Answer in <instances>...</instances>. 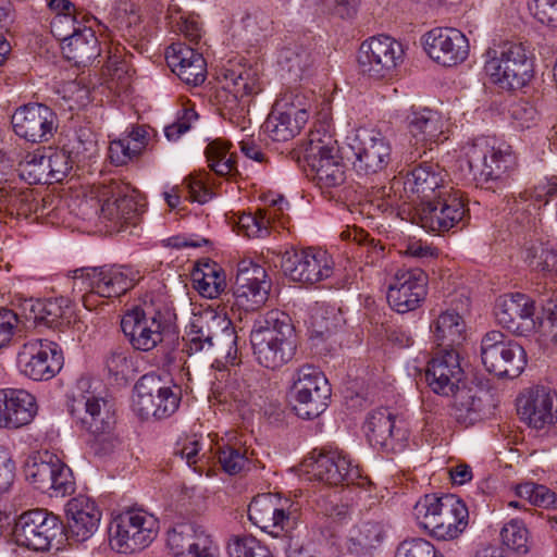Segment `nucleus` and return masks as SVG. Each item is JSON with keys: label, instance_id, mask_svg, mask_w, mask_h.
Segmentation results:
<instances>
[{"label": "nucleus", "instance_id": "obj_1", "mask_svg": "<svg viewBox=\"0 0 557 557\" xmlns=\"http://www.w3.org/2000/svg\"><path fill=\"white\" fill-rule=\"evenodd\" d=\"M256 361L263 368L277 370L293 360L297 335L290 317L281 310L259 315L250 332Z\"/></svg>", "mask_w": 557, "mask_h": 557}, {"label": "nucleus", "instance_id": "obj_2", "mask_svg": "<svg viewBox=\"0 0 557 557\" xmlns=\"http://www.w3.org/2000/svg\"><path fill=\"white\" fill-rule=\"evenodd\" d=\"M465 156L472 180L491 189L506 186L518 166L511 146L492 137L473 140Z\"/></svg>", "mask_w": 557, "mask_h": 557}, {"label": "nucleus", "instance_id": "obj_3", "mask_svg": "<svg viewBox=\"0 0 557 557\" xmlns=\"http://www.w3.org/2000/svg\"><path fill=\"white\" fill-rule=\"evenodd\" d=\"M67 409L76 424L95 441L113 447L112 432L115 425L113 405L91 389V380L81 377L67 397Z\"/></svg>", "mask_w": 557, "mask_h": 557}, {"label": "nucleus", "instance_id": "obj_4", "mask_svg": "<svg viewBox=\"0 0 557 557\" xmlns=\"http://www.w3.org/2000/svg\"><path fill=\"white\" fill-rule=\"evenodd\" d=\"M73 293L78 292L83 306L91 311L100 304L98 298L125 294L139 280L138 272L128 267H84L72 272Z\"/></svg>", "mask_w": 557, "mask_h": 557}, {"label": "nucleus", "instance_id": "obj_5", "mask_svg": "<svg viewBox=\"0 0 557 557\" xmlns=\"http://www.w3.org/2000/svg\"><path fill=\"white\" fill-rule=\"evenodd\" d=\"M483 58L486 75L502 89H520L533 77L531 54L521 42H494L486 49Z\"/></svg>", "mask_w": 557, "mask_h": 557}, {"label": "nucleus", "instance_id": "obj_6", "mask_svg": "<svg viewBox=\"0 0 557 557\" xmlns=\"http://www.w3.org/2000/svg\"><path fill=\"white\" fill-rule=\"evenodd\" d=\"M423 511L422 528L436 540H453L461 534L469 519V511L463 500L453 494H426L420 499Z\"/></svg>", "mask_w": 557, "mask_h": 557}, {"label": "nucleus", "instance_id": "obj_7", "mask_svg": "<svg viewBox=\"0 0 557 557\" xmlns=\"http://www.w3.org/2000/svg\"><path fill=\"white\" fill-rule=\"evenodd\" d=\"M173 315L165 306L145 302L125 312L121 327L134 349L150 351L162 343L164 333L172 325Z\"/></svg>", "mask_w": 557, "mask_h": 557}, {"label": "nucleus", "instance_id": "obj_8", "mask_svg": "<svg viewBox=\"0 0 557 557\" xmlns=\"http://www.w3.org/2000/svg\"><path fill=\"white\" fill-rule=\"evenodd\" d=\"M215 350L225 352V358L235 364L237 355V335L232 322L213 312L196 317L186 333V351L193 355Z\"/></svg>", "mask_w": 557, "mask_h": 557}, {"label": "nucleus", "instance_id": "obj_9", "mask_svg": "<svg viewBox=\"0 0 557 557\" xmlns=\"http://www.w3.org/2000/svg\"><path fill=\"white\" fill-rule=\"evenodd\" d=\"M305 159L320 188H334L345 182V164L339 156L337 140L324 125L309 133Z\"/></svg>", "mask_w": 557, "mask_h": 557}, {"label": "nucleus", "instance_id": "obj_10", "mask_svg": "<svg viewBox=\"0 0 557 557\" xmlns=\"http://www.w3.org/2000/svg\"><path fill=\"white\" fill-rule=\"evenodd\" d=\"M404 59L403 45L387 35L366 39L357 54L359 73L374 82H387L396 77Z\"/></svg>", "mask_w": 557, "mask_h": 557}, {"label": "nucleus", "instance_id": "obj_11", "mask_svg": "<svg viewBox=\"0 0 557 557\" xmlns=\"http://www.w3.org/2000/svg\"><path fill=\"white\" fill-rule=\"evenodd\" d=\"M290 395L295 400L297 416L314 419L327 408L332 389L326 376L318 368L305 364L293 374Z\"/></svg>", "mask_w": 557, "mask_h": 557}, {"label": "nucleus", "instance_id": "obj_12", "mask_svg": "<svg viewBox=\"0 0 557 557\" xmlns=\"http://www.w3.org/2000/svg\"><path fill=\"white\" fill-rule=\"evenodd\" d=\"M62 521L46 509H32L21 513L14 523L13 536L18 546L35 552L49 550L64 535Z\"/></svg>", "mask_w": 557, "mask_h": 557}, {"label": "nucleus", "instance_id": "obj_13", "mask_svg": "<svg viewBox=\"0 0 557 557\" xmlns=\"http://www.w3.org/2000/svg\"><path fill=\"white\" fill-rule=\"evenodd\" d=\"M159 529L157 518L144 509L132 508L119 515L111 523V545L122 553H133L148 546Z\"/></svg>", "mask_w": 557, "mask_h": 557}, {"label": "nucleus", "instance_id": "obj_14", "mask_svg": "<svg viewBox=\"0 0 557 557\" xmlns=\"http://www.w3.org/2000/svg\"><path fill=\"white\" fill-rule=\"evenodd\" d=\"M162 384L159 375L147 373L134 387L133 410L143 420H161L172 416L178 408L180 391Z\"/></svg>", "mask_w": 557, "mask_h": 557}, {"label": "nucleus", "instance_id": "obj_15", "mask_svg": "<svg viewBox=\"0 0 557 557\" xmlns=\"http://www.w3.org/2000/svg\"><path fill=\"white\" fill-rule=\"evenodd\" d=\"M481 359L485 369L499 377L515 379L527 366L524 348L499 331H490L482 337Z\"/></svg>", "mask_w": 557, "mask_h": 557}, {"label": "nucleus", "instance_id": "obj_16", "mask_svg": "<svg viewBox=\"0 0 557 557\" xmlns=\"http://www.w3.org/2000/svg\"><path fill=\"white\" fill-rule=\"evenodd\" d=\"M26 480L38 491L50 497H65L75 491L71 468L58 456L45 453L29 458L25 465Z\"/></svg>", "mask_w": 557, "mask_h": 557}, {"label": "nucleus", "instance_id": "obj_17", "mask_svg": "<svg viewBox=\"0 0 557 557\" xmlns=\"http://www.w3.org/2000/svg\"><path fill=\"white\" fill-rule=\"evenodd\" d=\"M310 100L300 92L286 94L275 102L273 111L264 122V132L274 141H287L298 135L307 124Z\"/></svg>", "mask_w": 557, "mask_h": 557}, {"label": "nucleus", "instance_id": "obj_18", "mask_svg": "<svg viewBox=\"0 0 557 557\" xmlns=\"http://www.w3.org/2000/svg\"><path fill=\"white\" fill-rule=\"evenodd\" d=\"M308 474L314 480L329 485H358L364 486L368 479L362 476L358 465H354L351 458L342 450H320L312 453L305 460Z\"/></svg>", "mask_w": 557, "mask_h": 557}, {"label": "nucleus", "instance_id": "obj_19", "mask_svg": "<svg viewBox=\"0 0 557 557\" xmlns=\"http://www.w3.org/2000/svg\"><path fill=\"white\" fill-rule=\"evenodd\" d=\"M300 505L289 499H275L271 494H261L248 506L249 520L262 531L277 537L293 530L300 517Z\"/></svg>", "mask_w": 557, "mask_h": 557}, {"label": "nucleus", "instance_id": "obj_20", "mask_svg": "<svg viewBox=\"0 0 557 557\" xmlns=\"http://www.w3.org/2000/svg\"><path fill=\"white\" fill-rule=\"evenodd\" d=\"M64 358L59 344L41 338L25 342L16 357L18 371L33 381H49L63 367Z\"/></svg>", "mask_w": 557, "mask_h": 557}, {"label": "nucleus", "instance_id": "obj_21", "mask_svg": "<svg viewBox=\"0 0 557 557\" xmlns=\"http://www.w3.org/2000/svg\"><path fill=\"white\" fill-rule=\"evenodd\" d=\"M348 140V147L355 157L352 166L357 174H376L389 164L392 147L380 131L361 127L349 136Z\"/></svg>", "mask_w": 557, "mask_h": 557}, {"label": "nucleus", "instance_id": "obj_22", "mask_svg": "<svg viewBox=\"0 0 557 557\" xmlns=\"http://www.w3.org/2000/svg\"><path fill=\"white\" fill-rule=\"evenodd\" d=\"M283 273L293 282L304 285H314L333 275L334 261L322 249H288L281 259Z\"/></svg>", "mask_w": 557, "mask_h": 557}, {"label": "nucleus", "instance_id": "obj_23", "mask_svg": "<svg viewBox=\"0 0 557 557\" xmlns=\"http://www.w3.org/2000/svg\"><path fill=\"white\" fill-rule=\"evenodd\" d=\"M270 289L271 281L262 265L250 259L237 263L233 297L238 308L245 311L258 309L267 301Z\"/></svg>", "mask_w": 557, "mask_h": 557}, {"label": "nucleus", "instance_id": "obj_24", "mask_svg": "<svg viewBox=\"0 0 557 557\" xmlns=\"http://www.w3.org/2000/svg\"><path fill=\"white\" fill-rule=\"evenodd\" d=\"M422 47L433 62L445 67L458 65L469 55L468 38L451 27L429 30L423 35Z\"/></svg>", "mask_w": 557, "mask_h": 557}, {"label": "nucleus", "instance_id": "obj_25", "mask_svg": "<svg viewBox=\"0 0 557 557\" xmlns=\"http://www.w3.org/2000/svg\"><path fill=\"white\" fill-rule=\"evenodd\" d=\"M11 124L16 136L32 144L49 141L58 128L55 113L42 103L21 106L14 111Z\"/></svg>", "mask_w": 557, "mask_h": 557}, {"label": "nucleus", "instance_id": "obj_26", "mask_svg": "<svg viewBox=\"0 0 557 557\" xmlns=\"http://www.w3.org/2000/svg\"><path fill=\"white\" fill-rule=\"evenodd\" d=\"M517 411L522 421L537 431L557 423V392L535 386L517 399Z\"/></svg>", "mask_w": 557, "mask_h": 557}, {"label": "nucleus", "instance_id": "obj_27", "mask_svg": "<svg viewBox=\"0 0 557 557\" xmlns=\"http://www.w3.org/2000/svg\"><path fill=\"white\" fill-rule=\"evenodd\" d=\"M364 431L370 445L383 451H397L405 447L409 433L404 423H397L388 408L372 410L367 418Z\"/></svg>", "mask_w": 557, "mask_h": 557}, {"label": "nucleus", "instance_id": "obj_28", "mask_svg": "<svg viewBox=\"0 0 557 557\" xmlns=\"http://www.w3.org/2000/svg\"><path fill=\"white\" fill-rule=\"evenodd\" d=\"M534 301L521 293L506 294L496 300L497 323L512 334L527 336L535 330Z\"/></svg>", "mask_w": 557, "mask_h": 557}, {"label": "nucleus", "instance_id": "obj_29", "mask_svg": "<svg viewBox=\"0 0 557 557\" xmlns=\"http://www.w3.org/2000/svg\"><path fill=\"white\" fill-rule=\"evenodd\" d=\"M463 370L455 349L437 351L426 364L425 381L433 393L450 396L460 387Z\"/></svg>", "mask_w": 557, "mask_h": 557}, {"label": "nucleus", "instance_id": "obj_30", "mask_svg": "<svg viewBox=\"0 0 557 557\" xmlns=\"http://www.w3.org/2000/svg\"><path fill=\"white\" fill-rule=\"evenodd\" d=\"M111 197L103 200L100 216L112 223V227L122 231L125 225H135L144 212V205L137 200L134 189L113 183L110 187Z\"/></svg>", "mask_w": 557, "mask_h": 557}, {"label": "nucleus", "instance_id": "obj_31", "mask_svg": "<svg viewBox=\"0 0 557 557\" xmlns=\"http://www.w3.org/2000/svg\"><path fill=\"white\" fill-rule=\"evenodd\" d=\"M38 411L36 397L24 388L0 389V428L17 430L28 425Z\"/></svg>", "mask_w": 557, "mask_h": 557}, {"label": "nucleus", "instance_id": "obj_32", "mask_svg": "<svg viewBox=\"0 0 557 557\" xmlns=\"http://www.w3.org/2000/svg\"><path fill=\"white\" fill-rule=\"evenodd\" d=\"M168 545L174 557H215L218 547L198 525L181 523L168 533Z\"/></svg>", "mask_w": 557, "mask_h": 557}, {"label": "nucleus", "instance_id": "obj_33", "mask_svg": "<svg viewBox=\"0 0 557 557\" xmlns=\"http://www.w3.org/2000/svg\"><path fill=\"white\" fill-rule=\"evenodd\" d=\"M67 537L76 542L88 540L98 529L101 511L96 503L85 495H78L66 504Z\"/></svg>", "mask_w": 557, "mask_h": 557}, {"label": "nucleus", "instance_id": "obj_34", "mask_svg": "<svg viewBox=\"0 0 557 557\" xmlns=\"http://www.w3.org/2000/svg\"><path fill=\"white\" fill-rule=\"evenodd\" d=\"M166 62L181 81L187 85L202 84L207 75V63L202 54L184 44H172L165 53Z\"/></svg>", "mask_w": 557, "mask_h": 557}, {"label": "nucleus", "instance_id": "obj_35", "mask_svg": "<svg viewBox=\"0 0 557 557\" xmlns=\"http://www.w3.org/2000/svg\"><path fill=\"white\" fill-rule=\"evenodd\" d=\"M62 51L77 66H87L100 55V47L92 24L78 23L71 36L62 42Z\"/></svg>", "mask_w": 557, "mask_h": 557}, {"label": "nucleus", "instance_id": "obj_36", "mask_svg": "<svg viewBox=\"0 0 557 557\" xmlns=\"http://www.w3.org/2000/svg\"><path fill=\"white\" fill-rule=\"evenodd\" d=\"M418 273L416 269L398 270L387 292V301L398 313H407L418 308Z\"/></svg>", "mask_w": 557, "mask_h": 557}, {"label": "nucleus", "instance_id": "obj_37", "mask_svg": "<svg viewBox=\"0 0 557 557\" xmlns=\"http://www.w3.org/2000/svg\"><path fill=\"white\" fill-rule=\"evenodd\" d=\"M32 318L48 327L67 324L73 315L72 302L66 297L38 299L30 304Z\"/></svg>", "mask_w": 557, "mask_h": 557}, {"label": "nucleus", "instance_id": "obj_38", "mask_svg": "<svg viewBox=\"0 0 557 557\" xmlns=\"http://www.w3.org/2000/svg\"><path fill=\"white\" fill-rule=\"evenodd\" d=\"M465 321L456 311L442 312L430 325L434 342L443 349H454L465 339Z\"/></svg>", "mask_w": 557, "mask_h": 557}, {"label": "nucleus", "instance_id": "obj_39", "mask_svg": "<svg viewBox=\"0 0 557 557\" xmlns=\"http://www.w3.org/2000/svg\"><path fill=\"white\" fill-rule=\"evenodd\" d=\"M446 177L447 174L440 164L426 161L420 163V207L422 203L430 205V201H436L453 190Z\"/></svg>", "mask_w": 557, "mask_h": 557}, {"label": "nucleus", "instance_id": "obj_40", "mask_svg": "<svg viewBox=\"0 0 557 557\" xmlns=\"http://www.w3.org/2000/svg\"><path fill=\"white\" fill-rule=\"evenodd\" d=\"M436 201L441 205L442 215H428L424 218L429 230L433 233H444L459 224H463L467 209L458 194H451L450 191L447 196Z\"/></svg>", "mask_w": 557, "mask_h": 557}, {"label": "nucleus", "instance_id": "obj_41", "mask_svg": "<svg viewBox=\"0 0 557 557\" xmlns=\"http://www.w3.org/2000/svg\"><path fill=\"white\" fill-rule=\"evenodd\" d=\"M384 536L385 531L380 522H360L349 531L348 548L352 554L364 556L377 548L382 544Z\"/></svg>", "mask_w": 557, "mask_h": 557}, {"label": "nucleus", "instance_id": "obj_42", "mask_svg": "<svg viewBox=\"0 0 557 557\" xmlns=\"http://www.w3.org/2000/svg\"><path fill=\"white\" fill-rule=\"evenodd\" d=\"M195 289L207 298H216L226 288V276L223 269L215 262H206L191 273Z\"/></svg>", "mask_w": 557, "mask_h": 557}, {"label": "nucleus", "instance_id": "obj_43", "mask_svg": "<svg viewBox=\"0 0 557 557\" xmlns=\"http://www.w3.org/2000/svg\"><path fill=\"white\" fill-rule=\"evenodd\" d=\"M479 393L478 389L459 387L450 395L454 396L453 407L458 422L470 425L481 419L484 404Z\"/></svg>", "mask_w": 557, "mask_h": 557}, {"label": "nucleus", "instance_id": "obj_44", "mask_svg": "<svg viewBox=\"0 0 557 557\" xmlns=\"http://www.w3.org/2000/svg\"><path fill=\"white\" fill-rule=\"evenodd\" d=\"M224 91L248 98L259 91L257 72L251 67L237 66L226 69Z\"/></svg>", "mask_w": 557, "mask_h": 557}, {"label": "nucleus", "instance_id": "obj_45", "mask_svg": "<svg viewBox=\"0 0 557 557\" xmlns=\"http://www.w3.org/2000/svg\"><path fill=\"white\" fill-rule=\"evenodd\" d=\"M525 262L542 273H557V250L547 242L532 243L525 249Z\"/></svg>", "mask_w": 557, "mask_h": 557}, {"label": "nucleus", "instance_id": "obj_46", "mask_svg": "<svg viewBox=\"0 0 557 557\" xmlns=\"http://www.w3.org/2000/svg\"><path fill=\"white\" fill-rule=\"evenodd\" d=\"M8 205L15 210L18 215L28 216L32 213L45 215L49 213L46 199H37L36 195L30 189L11 190L8 194Z\"/></svg>", "mask_w": 557, "mask_h": 557}, {"label": "nucleus", "instance_id": "obj_47", "mask_svg": "<svg viewBox=\"0 0 557 557\" xmlns=\"http://www.w3.org/2000/svg\"><path fill=\"white\" fill-rule=\"evenodd\" d=\"M168 20L173 32L182 34L191 44H198L202 29L197 16L184 13L176 7H170Z\"/></svg>", "mask_w": 557, "mask_h": 557}, {"label": "nucleus", "instance_id": "obj_48", "mask_svg": "<svg viewBox=\"0 0 557 557\" xmlns=\"http://www.w3.org/2000/svg\"><path fill=\"white\" fill-rule=\"evenodd\" d=\"M500 537L508 549L519 555L530 550L529 531L521 520L512 519L506 523L500 531Z\"/></svg>", "mask_w": 557, "mask_h": 557}, {"label": "nucleus", "instance_id": "obj_49", "mask_svg": "<svg viewBox=\"0 0 557 557\" xmlns=\"http://www.w3.org/2000/svg\"><path fill=\"white\" fill-rule=\"evenodd\" d=\"M209 166L218 175H233L236 170V161L228 152V146L221 141L211 143L206 150Z\"/></svg>", "mask_w": 557, "mask_h": 557}, {"label": "nucleus", "instance_id": "obj_50", "mask_svg": "<svg viewBox=\"0 0 557 557\" xmlns=\"http://www.w3.org/2000/svg\"><path fill=\"white\" fill-rule=\"evenodd\" d=\"M516 495L534 506L557 508V494L545 485L525 482L516 486Z\"/></svg>", "mask_w": 557, "mask_h": 557}, {"label": "nucleus", "instance_id": "obj_51", "mask_svg": "<svg viewBox=\"0 0 557 557\" xmlns=\"http://www.w3.org/2000/svg\"><path fill=\"white\" fill-rule=\"evenodd\" d=\"M48 182H61L78 162L66 149H57L45 156Z\"/></svg>", "mask_w": 557, "mask_h": 557}, {"label": "nucleus", "instance_id": "obj_52", "mask_svg": "<svg viewBox=\"0 0 557 557\" xmlns=\"http://www.w3.org/2000/svg\"><path fill=\"white\" fill-rule=\"evenodd\" d=\"M230 557H274L268 546L252 535L235 536L228 544Z\"/></svg>", "mask_w": 557, "mask_h": 557}, {"label": "nucleus", "instance_id": "obj_53", "mask_svg": "<svg viewBox=\"0 0 557 557\" xmlns=\"http://www.w3.org/2000/svg\"><path fill=\"white\" fill-rule=\"evenodd\" d=\"M78 23H92L97 24L99 27L107 29V26L99 22L94 16H87V14H55L51 21V32L58 37L62 42H64L70 36L73 28H78Z\"/></svg>", "mask_w": 557, "mask_h": 557}, {"label": "nucleus", "instance_id": "obj_54", "mask_svg": "<svg viewBox=\"0 0 557 557\" xmlns=\"http://www.w3.org/2000/svg\"><path fill=\"white\" fill-rule=\"evenodd\" d=\"M282 58L288 66V71L293 72L297 77L310 69L315 62L317 54L309 47L286 48L282 53Z\"/></svg>", "mask_w": 557, "mask_h": 557}, {"label": "nucleus", "instance_id": "obj_55", "mask_svg": "<svg viewBox=\"0 0 557 557\" xmlns=\"http://www.w3.org/2000/svg\"><path fill=\"white\" fill-rule=\"evenodd\" d=\"M215 454L222 469L231 475L239 473L248 461L242 448L236 445L218 444Z\"/></svg>", "mask_w": 557, "mask_h": 557}, {"label": "nucleus", "instance_id": "obj_56", "mask_svg": "<svg viewBox=\"0 0 557 557\" xmlns=\"http://www.w3.org/2000/svg\"><path fill=\"white\" fill-rule=\"evenodd\" d=\"M107 75L109 76V88L122 92L125 91L131 84V75L127 63L117 54L109 58L106 65Z\"/></svg>", "mask_w": 557, "mask_h": 557}, {"label": "nucleus", "instance_id": "obj_57", "mask_svg": "<svg viewBox=\"0 0 557 557\" xmlns=\"http://www.w3.org/2000/svg\"><path fill=\"white\" fill-rule=\"evenodd\" d=\"M238 226L249 238L264 237L269 234L270 216L264 210L256 213H244L238 218Z\"/></svg>", "mask_w": 557, "mask_h": 557}, {"label": "nucleus", "instance_id": "obj_58", "mask_svg": "<svg viewBox=\"0 0 557 557\" xmlns=\"http://www.w3.org/2000/svg\"><path fill=\"white\" fill-rule=\"evenodd\" d=\"M333 309L326 306H317L310 317L311 337L324 338L336 327L335 318H331Z\"/></svg>", "mask_w": 557, "mask_h": 557}, {"label": "nucleus", "instance_id": "obj_59", "mask_svg": "<svg viewBox=\"0 0 557 557\" xmlns=\"http://www.w3.org/2000/svg\"><path fill=\"white\" fill-rule=\"evenodd\" d=\"M77 161L90 159L97 151V140L88 127H79L75 133V140L69 150Z\"/></svg>", "mask_w": 557, "mask_h": 557}, {"label": "nucleus", "instance_id": "obj_60", "mask_svg": "<svg viewBox=\"0 0 557 557\" xmlns=\"http://www.w3.org/2000/svg\"><path fill=\"white\" fill-rule=\"evenodd\" d=\"M233 386L235 388L234 398L246 403L252 392L256 389V384L259 380L260 372L255 369H244L239 373H234Z\"/></svg>", "mask_w": 557, "mask_h": 557}, {"label": "nucleus", "instance_id": "obj_61", "mask_svg": "<svg viewBox=\"0 0 557 557\" xmlns=\"http://www.w3.org/2000/svg\"><path fill=\"white\" fill-rule=\"evenodd\" d=\"M424 141L436 143L443 135V122L438 112L424 108L420 110V135Z\"/></svg>", "mask_w": 557, "mask_h": 557}, {"label": "nucleus", "instance_id": "obj_62", "mask_svg": "<svg viewBox=\"0 0 557 557\" xmlns=\"http://www.w3.org/2000/svg\"><path fill=\"white\" fill-rule=\"evenodd\" d=\"M21 172L23 177H27L32 184L49 183L45 156L28 154L25 161L21 164Z\"/></svg>", "mask_w": 557, "mask_h": 557}, {"label": "nucleus", "instance_id": "obj_63", "mask_svg": "<svg viewBox=\"0 0 557 557\" xmlns=\"http://www.w3.org/2000/svg\"><path fill=\"white\" fill-rule=\"evenodd\" d=\"M242 27L252 38L270 30L272 21L270 16L261 10L247 12L240 20Z\"/></svg>", "mask_w": 557, "mask_h": 557}, {"label": "nucleus", "instance_id": "obj_64", "mask_svg": "<svg viewBox=\"0 0 557 557\" xmlns=\"http://www.w3.org/2000/svg\"><path fill=\"white\" fill-rule=\"evenodd\" d=\"M510 115L520 128H530L539 119L536 108L527 100H519L511 104Z\"/></svg>", "mask_w": 557, "mask_h": 557}]
</instances>
